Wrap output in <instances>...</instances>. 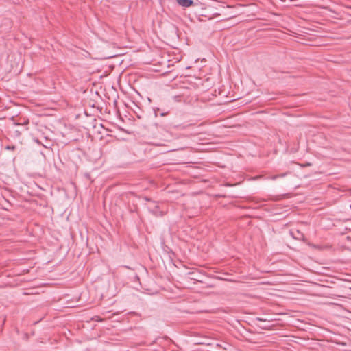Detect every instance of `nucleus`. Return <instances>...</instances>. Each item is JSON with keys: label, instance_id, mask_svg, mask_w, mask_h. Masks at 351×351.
Masks as SVG:
<instances>
[{"label": "nucleus", "instance_id": "nucleus-2", "mask_svg": "<svg viewBox=\"0 0 351 351\" xmlns=\"http://www.w3.org/2000/svg\"><path fill=\"white\" fill-rule=\"evenodd\" d=\"M285 176H286V173H282V174L271 176L269 178L271 180H274L277 179L278 178H282V177H285Z\"/></svg>", "mask_w": 351, "mask_h": 351}, {"label": "nucleus", "instance_id": "nucleus-5", "mask_svg": "<svg viewBox=\"0 0 351 351\" xmlns=\"http://www.w3.org/2000/svg\"><path fill=\"white\" fill-rule=\"evenodd\" d=\"M167 113H162L161 115L162 116H165Z\"/></svg>", "mask_w": 351, "mask_h": 351}, {"label": "nucleus", "instance_id": "nucleus-1", "mask_svg": "<svg viewBox=\"0 0 351 351\" xmlns=\"http://www.w3.org/2000/svg\"><path fill=\"white\" fill-rule=\"evenodd\" d=\"M178 5L188 8L193 5V1L192 0H176Z\"/></svg>", "mask_w": 351, "mask_h": 351}, {"label": "nucleus", "instance_id": "nucleus-4", "mask_svg": "<svg viewBox=\"0 0 351 351\" xmlns=\"http://www.w3.org/2000/svg\"><path fill=\"white\" fill-rule=\"evenodd\" d=\"M152 213H153L154 215H157V213H156V211L152 210Z\"/></svg>", "mask_w": 351, "mask_h": 351}, {"label": "nucleus", "instance_id": "nucleus-3", "mask_svg": "<svg viewBox=\"0 0 351 351\" xmlns=\"http://www.w3.org/2000/svg\"><path fill=\"white\" fill-rule=\"evenodd\" d=\"M6 149H14V146H12V147H11V146H7V147H6Z\"/></svg>", "mask_w": 351, "mask_h": 351}]
</instances>
